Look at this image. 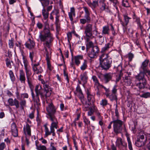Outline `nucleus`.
<instances>
[{
	"label": "nucleus",
	"mask_w": 150,
	"mask_h": 150,
	"mask_svg": "<svg viewBox=\"0 0 150 150\" xmlns=\"http://www.w3.org/2000/svg\"><path fill=\"white\" fill-rule=\"evenodd\" d=\"M39 38L42 42H45L43 43L44 49L46 55V59L47 61V64L48 69L52 70V67L50 62L51 57V49L50 48V43L52 40V37L50 33L49 25L47 22L45 23V28L43 30L40 32Z\"/></svg>",
	"instance_id": "f257e3e1"
},
{
	"label": "nucleus",
	"mask_w": 150,
	"mask_h": 150,
	"mask_svg": "<svg viewBox=\"0 0 150 150\" xmlns=\"http://www.w3.org/2000/svg\"><path fill=\"white\" fill-rule=\"evenodd\" d=\"M41 88V86H40L39 85H37L36 86L35 88V95L38 96L39 95H40L42 100H44L45 99V97L46 98L50 96L52 90L49 85L47 84L44 86V91Z\"/></svg>",
	"instance_id": "f03ea898"
},
{
	"label": "nucleus",
	"mask_w": 150,
	"mask_h": 150,
	"mask_svg": "<svg viewBox=\"0 0 150 150\" xmlns=\"http://www.w3.org/2000/svg\"><path fill=\"white\" fill-rule=\"evenodd\" d=\"M108 54L103 53L99 58L100 67L103 69L107 70L110 67L112 61Z\"/></svg>",
	"instance_id": "7ed1b4c3"
},
{
	"label": "nucleus",
	"mask_w": 150,
	"mask_h": 150,
	"mask_svg": "<svg viewBox=\"0 0 150 150\" xmlns=\"http://www.w3.org/2000/svg\"><path fill=\"white\" fill-rule=\"evenodd\" d=\"M143 73H139L135 76L136 83V86L138 87L140 89H144L147 85V81L145 78V75Z\"/></svg>",
	"instance_id": "20e7f679"
},
{
	"label": "nucleus",
	"mask_w": 150,
	"mask_h": 150,
	"mask_svg": "<svg viewBox=\"0 0 150 150\" xmlns=\"http://www.w3.org/2000/svg\"><path fill=\"white\" fill-rule=\"evenodd\" d=\"M113 130L117 134L121 133L122 130V126L123 122L122 120L116 119L113 120Z\"/></svg>",
	"instance_id": "39448f33"
},
{
	"label": "nucleus",
	"mask_w": 150,
	"mask_h": 150,
	"mask_svg": "<svg viewBox=\"0 0 150 150\" xmlns=\"http://www.w3.org/2000/svg\"><path fill=\"white\" fill-rule=\"evenodd\" d=\"M46 110L48 113L51 121H56V118L55 114L56 113V108L52 104H50L46 107Z\"/></svg>",
	"instance_id": "423d86ee"
},
{
	"label": "nucleus",
	"mask_w": 150,
	"mask_h": 150,
	"mask_svg": "<svg viewBox=\"0 0 150 150\" xmlns=\"http://www.w3.org/2000/svg\"><path fill=\"white\" fill-rule=\"evenodd\" d=\"M149 62V60L146 59L142 62L140 67V69L142 71H140V72L143 73L144 74H146L147 73L148 75L150 76V70H149L147 68Z\"/></svg>",
	"instance_id": "0eeeda50"
},
{
	"label": "nucleus",
	"mask_w": 150,
	"mask_h": 150,
	"mask_svg": "<svg viewBox=\"0 0 150 150\" xmlns=\"http://www.w3.org/2000/svg\"><path fill=\"white\" fill-rule=\"evenodd\" d=\"M52 121V122L50 126V131H49L46 124H45L44 125V127L45 128V135L46 137H47L48 135H50L51 133V132H54V128H56V123L55 122V121Z\"/></svg>",
	"instance_id": "6e6552de"
},
{
	"label": "nucleus",
	"mask_w": 150,
	"mask_h": 150,
	"mask_svg": "<svg viewBox=\"0 0 150 150\" xmlns=\"http://www.w3.org/2000/svg\"><path fill=\"white\" fill-rule=\"evenodd\" d=\"M84 33L86 37H91L93 35V25L88 24L84 28Z\"/></svg>",
	"instance_id": "1a4fd4ad"
},
{
	"label": "nucleus",
	"mask_w": 150,
	"mask_h": 150,
	"mask_svg": "<svg viewBox=\"0 0 150 150\" xmlns=\"http://www.w3.org/2000/svg\"><path fill=\"white\" fill-rule=\"evenodd\" d=\"M99 50L98 47L95 46L92 48L88 53V56L91 58H94L97 57V55L99 52Z\"/></svg>",
	"instance_id": "9d476101"
},
{
	"label": "nucleus",
	"mask_w": 150,
	"mask_h": 150,
	"mask_svg": "<svg viewBox=\"0 0 150 150\" xmlns=\"http://www.w3.org/2000/svg\"><path fill=\"white\" fill-rule=\"evenodd\" d=\"M32 68L34 72V74H39L43 72V69L42 67L40 66L39 63L33 64Z\"/></svg>",
	"instance_id": "9b49d317"
},
{
	"label": "nucleus",
	"mask_w": 150,
	"mask_h": 150,
	"mask_svg": "<svg viewBox=\"0 0 150 150\" xmlns=\"http://www.w3.org/2000/svg\"><path fill=\"white\" fill-rule=\"evenodd\" d=\"M25 71L28 84L31 89H32V88H33V86L31 82L32 78L30 77L32 75V73L30 69L25 70Z\"/></svg>",
	"instance_id": "f8f14e48"
},
{
	"label": "nucleus",
	"mask_w": 150,
	"mask_h": 150,
	"mask_svg": "<svg viewBox=\"0 0 150 150\" xmlns=\"http://www.w3.org/2000/svg\"><path fill=\"white\" fill-rule=\"evenodd\" d=\"M116 145L119 148H120L121 146L125 148H126L127 146V143L124 141H122V139L120 137L117 138Z\"/></svg>",
	"instance_id": "ddd939ff"
},
{
	"label": "nucleus",
	"mask_w": 150,
	"mask_h": 150,
	"mask_svg": "<svg viewBox=\"0 0 150 150\" xmlns=\"http://www.w3.org/2000/svg\"><path fill=\"white\" fill-rule=\"evenodd\" d=\"M112 76L113 74L112 73H107L103 74V80L105 83H107L111 80Z\"/></svg>",
	"instance_id": "4468645a"
},
{
	"label": "nucleus",
	"mask_w": 150,
	"mask_h": 150,
	"mask_svg": "<svg viewBox=\"0 0 150 150\" xmlns=\"http://www.w3.org/2000/svg\"><path fill=\"white\" fill-rule=\"evenodd\" d=\"M26 47L30 50L33 48L35 46V44L33 40L29 38L25 44Z\"/></svg>",
	"instance_id": "2eb2a0df"
},
{
	"label": "nucleus",
	"mask_w": 150,
	"mask_h": 150,
	"mask_svg": "<svg viewBox=\"0 0 150 150\" xmlns=\"http://www.w3.org/2000/svg\"><path fill=\"white\" fill-rule=\"evenodd\" d=\"M11 131L12 135L14 137L18 136V130L17 126L14 122H13L11 125Z\"/></svg>",
	"instance_id": "dca6fc26"
},
{
	"label": "nucleus",
	"mask_w": 150,
	"mask_h": 150,
	"mask_svg": "<svg viewBox=\"0 0 150 150\" xmlns=\"http://www.w3.org/2000/svg\"><path fill=\"white\" fill-rule=\"evenodd\" d=\"M8 102L10 105L11 106L15 105L16 108H19V103L16 99L15 98L13 100V99L10 98L8 100Z\"/></svg>",
	"instance_id": "f3484780"
},
{
	"label": "nucleus",
	"mask_w": 150,
	"mask_h": 150,
	"mask_svg": "<svg viewBox=\"0 0 150 150\" xmlns=\"http://www.w3.org/2000/svg\"><path fill=\"white\" fill-rule=\"evenodd\" d=\"M23 130L25 134H27L29 136L31 135L30 126L28 123H26V125L24 126Z\"/></svg>",
	"instance_id": "a211bd4d"
},
{
	"label": "nucleus",
	"mask_w": 150,
	"mask_h": 150,
	"mask_svg": "<svg viewBox=\"0 0 150 150\" xmlns=\"http://www.w3.org/2000/svg\"><path fill=\"white\" fill-rule=\"evenodd\" d=\"M21 55L23 57V59L25 70L30 69V68L28 65V62L25 56L24 52L23 51H22L21 52Z\"/></svg>",
	"instance_id": "6ab92c4d"
},
{
	"label": "nucleus",
	"mask_w": 150,
	"mask_h": 150,
	"mask_svg": "<svg viewBox=\"0 0 150 150\" xmlns=\"http://www.w3.org/2000/svg\"><path fill=\"white\" fill-rule=\"evenodd\" d=\"M85 18L81 19L80 20V23L83 24H84L86 23H89L91 21V18L90 15H85Z\"/></svg>",
	"instance_id": "aec40b11"
},
{
	"label": "nucleus",
	"mask_w": 150,
	"mask_h": 150,
	"mask_svg": "<svg viewBox=\"0 0 150 150\" xmlns=\"http://www.w3.org/2000/svg\"><path fill=\"white\" fill-rule=\"evenodd\" d=\"M20 76L19 80L21 83L25 84V83L26 78L25 73L22 69L19 70Z\"/></svg>",
	"instance_id": "412c9836"
},
{
	"label": "nucleus",
	"mask_w": 150,
	"mask_h": 150,
	"mask_svg": "<svg viewBox=\"0 0 150 150\" xmlns=\"http://www.w3.org/2000/svg\"><path fill=\"white\" fill-rule=\"evenodd\" d=\"M80 98L84 108L85 109V110H87L88 109H89V106L91 104V103L88 101L87 102L86 100H84V97L83 98H81V97H80Z\"/></svg>",
	"instance_id": "4be33fe9"
},
{
	"label": "nucleus",
	"mask_w": 150,
	"mask_h": 150,
	"mask_svg": "<svg viewBox=\"0 0 150 150\" xmlns=\"http://www.w3.org/2000/svg\"><path fill=\"white\" fill-rule=\"evenodd\" d=\"M87 3L88 6L93 9H94L98 5V1H93L91 2L89 0L87 1Z\"/></svg>",
	"instance_id": "5701e85b"
},
{
	"label": "nucleus",
	"mask_w": 150,
	"mask_h": 150,
	"mask_svg": "<svg viewBox=\"0 0 150 150\" xmlns=\"http://www.w3.org/2000/svg\"><path fill=\"white\" fill-rule=\"evenodd\" d=\"M106 96L110 100L112 101L114 100H116L117 101V97L116 94L112 93L111 94L109 93H106Z\"/></svg>",
	"instance_id": "b1692460"
},
{
	"label": "nucleus",
	"mask_w": 150,
	"mask_h": 150,
	"mask_svg": "<svg viewBox=\"0 0 150 150\" xmlns=\"http://www.w3.org/2000/svg\"><path fill=\"white\" fill-rule=\"evenodd\" d=\"M75 60V63L76 65L78 66L80 64V60L82 59H83V56L81 55H78L75 56L74 57Z\"/></svg>",
	"instance_id": "393cba45"
},
{
	"label": "nucleus",
	"mask_w": 150,
	"mask_h": 150,
	"mask_svg": "<svg viewBox=\"0 0 150 150\" xmlns=\"http://www.w3.org/2000/svg\"><path fill=\"white\" fill-rule=\"evenodd\" d=\"M114 67L117 72L122 73V65L120 64L114 65Z\"/></svg>",
	"instance_id": "a878e982"
},
{
	"label": "nucleus",
	"mask_w": 150,
	"mask_h": 150,
	"mask_svg": "<svg viewBox=\"0 0 150 150\" xmlns=\"http://www.w3.org/2000/svg\"><path fill=\"white\" fill-rule=\"evenodd\" d=\"M109 28L108 26L106 25L103 27L102 31V34L108 35L109 34Z\"/></svg>",
	"instance_id": "bb28decb"
},
{
	"label": "nucleus",
	"mask_w": 150,
	"mask_h": 150,
	"mask_svg": "<svg viewBox=\"0 0 150 150\" xmlns=\"http://www.w3.org/2000/svg\"><path fill=\"white\" fill-rule=\"evenodd\" d=\"M81 79L83 81L84 83H86L87 82V79L88 78L87 75L85 73H84L81 74L80 76Z\"/></svg>",
	"instance_id": "cd10ccee"
},
{
	"label": "nucleus",
	"mask_w": 150,
	"mask_h": 150,
	"mask_svg": "<svg viewBox=\"0 0 150 150\" xmlns=\"http://www.w3.org/2000/svg\"><path fill=\"white\" fill-rule=\"evenodd\" d=\"M133 18L135 20V21L137 22V23L141 29H142V26L140 22V20L139 18L136 16L135 14H134L133 16Z\"/></svg>",
	"instance_id": "c85d7f7f"
},
{
	"label": "nucleus",
	"mask_w": 150,
	"mask_h": 150,
	"mask_svg": "<svg viewBox=\"0 0 150 150\" xmlns=\"http://www.w3.org/2000/svg\"><path fill=\"white\" fill-rule=\"evenodd\" d=\"M105 1H103H103H100V2L102 4V6L100 7V9L103 11L105 9L108 10L109 9V7L108 6H107L104 3V2Z\"/></svg>",
	"instance_id": "c756f323"
},
{
	"label": "nucleus",
	"mask_w": 150,
	"mask_h": 150,
	"mask_svg": "<svg viewBox=\"0 0 150 150\" xmlns=\"http://www.w3.org/2000/svg\"><path fill=\"white\" fill-rule=\"evenodd\" d=\"M87 62L86 60H84L83 63L80 69L82 70H85L87 67Z\"/></svg>",
	"instance_id": "7c9ffc66"
},
{
	"label": "nucleus",
	"mask_w": 150,
	"mask_h": 150,
	"mask_svg": "<svg viewBox=\"0 0 150 150\" xmlns=\"http://www.w3.org/2000/svg\"><path fill=\"white\" fill-rule=\"evenodd\" d=\"M145 135V134L143 131H141L139 134L138 136V138L140 139H141L142 140H144V136Z\"/></svg>",
	"instance_id": "2f4dec72"
},
{
	"label": "nucleus",
	"mask_w": 150,
	"mask_h": 150,
	"mask_svg": "<svg viewBox=\"0 0 150 150\" xmlns=\"http://www.w3.org/2000/svg\"><path fill=\"white\" fill-rule=\"evenodd\" d=\"M145 142L140 141L139 139H137L135 142V144L137 146L139 147L144 146L145 144Z\"/></svg>",
	"instance_id": "473e14b6"
},
{
	"label": "nucleus",
	"mask_w": 150,
	"mask_h": 150,
	"mask_svg": "<svg viewBox=\"0 0 150 150\" xmlns=\"http://www.w3.org/2000/svg\"><path fill=\"white\" fill-rule=\"evenodd\" d=\"M94 47L93 43L92 41L87 42L86 44V50L87 51H88V50L90 48H92Z\"/></svg>",
	"instance_id": "72a5a7b5"
},
{
	"label": "nucleus",
	"mask_w": 150,
	"mask_h": 150,
	"mask_svg": "<svg viewBox=\"0 0 150 150\" xmlns=\"http://www.w3.org/2000/svg\"><path fill=\"white\" fill-rule=\"evenodd\" d=\"M92 78L95 83V85L98 87L100 85V83L97 77L95 76H92Z\"/></svg>",
	"instance_id": "f704fd0d"
},
{
	"label": "nucleus",
	"mask_w": 150,
	"mask_h": 150,
	"mask_svg": "<svg viewBox=\"0 0 150 150\" xmlns=\"http://www.w3.org/2000/svg\"><path fill=\"white\" fill-rule=\"evenodd\" d=\"M86 94L87 95L88 101L90 102V101L92 99V100H93V99L94 98V96L93 95L91 94L88 91H87Z\"/></svg>",
	"instance_id": "c9c22d12"
},
{
	"label": "nucleus",
	"mask_w": 150,
	"mask_h": 150,
	"mask_svg": "<svg viewBox=\"0 0 150 150\" xmlns=\"http://www.w3.org/2000/svg\"><path fill=\"white\" fill-rule=\"evenodd\" d=\"M8 74L11 81L13 82L15 80V77L13 71L12 70H10Z\"/></svg>",
	"instance_id": "e433bc0d"
},
{
	"label": "nucleus",
	"mask_w": 150,
	"mask_h": 150,
	"mask_svg": "<svg viewBox=\"0 0 150 150\" xmlns=\"http://www.w3.org/2000/svg\"><path fill=\"white\" fill-rule=\"evenodd\" d=\"M35 103V105H36L38 106L40 105V100L39 96L35 95L34 98H33Z\"/></svg>",
	"instance_id": "4c0bfd02"
},
{
	"label": "nucleus",
	"mask_w": 150,
	"mask_h": 150,
	"mask_svg": "<svg viewBox=\"0 0 150 150\" xmlns=\"http://www.w3.org/2000/svg\"><path fill=\"white\" fill-rule=\"evenodd\" d=\"M42 14L45 19H46L48 17L49 15L48 11H46L45 8H43L42 10Z\"/></svg>",
	"instance_id": "58836bf2"
},
{
	"label": "nucleus",
	"mask_w": 150,
	"mask_h": 150,
	"mask_svg": "<svg viewBox=\"0 0 150 150\" xmlns=\"http://www.w3.org/2000/svg\"><path fill=\"white\" fill-rule=\"evenodd\" d=\"M110 44L109 43H108L106 44L105 46L102 49L101 52H104L108 50V49L110 48Z\"/></svg>",
	"instance_id": "ea45409f"
},
{
	"label": "nucleus",
	"mask_w": 150,
	"mask_h": 150,
	"mask_svg": "<svg viewBox=\"0 0 150 150\" xmlns=\"http://www.w3.org/2000/svg\"><path fill=\"white\" fill-rule=\"evenodd\" d=\"M55 16L56 19V10L55 9L53 10L51 13L50 17V18L51 19H53L54 17ZM56 23V21L55 23Z\"/></svg>",
	"instance_id": "a19ab883"
},
{
	"label": "nucleus",
	"mask_w": 150,
	"mask_h": 150,
	"mask_svg": "<svg viewBox=\"0 0 150 150\" xmlns=\"http://www.w3.org/2000/svg\"><path fill=\"white\" fill-rule=\"evenodd\" d=\"M127 140L128 143L129 149L130 150H133L132 143L130 138L129 136H127Z\"/></svg>",
	"instance_id": "79ce46f5"
},
{
	"label": "nucleus",
	"mask_w": 150,
	"mask_h": 150,
	"mask_svg": "<svg viewBox=\"0 0 150 150\" xmlns=\"http://www.w3.org/2000/svg\"><path fill=\"white\" fill-rule=\"evenodd\" d=\"M41 3L43 8L47 6L49 4V0H42Z\"/></svg>",
	"instance_id": "37998d69"
},
{
	"label": "nucleus",
	"mask_w": 150,
	"mask_h": 150,
	"mask_svg": "<svg viewBox=\"0 0 150 150\" xmlns=\"http://www.w3.org/2000/svg\"><path fill=\"white\" fill-rule=\"evenodd\" d=\"M140 97L144 98H147L150 97V93L149 92L145 93L141 95Z\"/></svg>",
	"instance_id": "c03bdc74"
},
{
	"label": "nucleus",
	"mask_w": 150,
	"mask_h": 150,
	"mask_svg": "<svg viewBox=\"0 0 150 150\" xmlns=\"http://www.w3.org/2000/svg\"><path fill=\"white\" fill-rule=\"evenodd\" d=\"M76 90L77 92H79L80 94V97H81V98L83 97V94L82 92V91L79 85H78L77 87L76 88Z\"/></svg>",
	"instance_id": "a18cd8bd"
},
{
	"label": "nucleus",
	"mask_w": 150,
	"mask_h": 150,
	"mask_svg": "<svg viewBox=\"0 0 150 150\" xmlns=\"http://www.w3.org/2000/svg\"><path fill=\"white\" fill-rule=\"evenodd\" d=\"M148 136L149 137L148 140V143L146 145L145 150H150V133L148 134Z\"/></svg>",
	"instance_id": "49530a36"
},
{
	"label": "nucleus",
	"mask_w": 150,
	"mask_h": 150,
	"mask_svg": "<svg viewBox=\"0 0 150 150\" xmlns=\"http://www.w3.org/2000/svg\"><path fill=\"white\" fill-rule=\"evenodd\" d=\"M36 149L37 150H47L46 147L44 145L40 144L39 146H37Z\"/></svg>",
	"instance_id": "de8ad7c7"
},
{
	"label": "nucleus",
	"mask_w": 150,
	"mask_h": 150,
	"mask_svg": "<svg viewBox=\"0 0 150 150\" xmlns=\"http://www.w3.org/2000/svg\"><path fill=\"white\" fill-rule=\"evenodd\" d=\"M14 39L13 38H11V40H9L8 45L9 47L11 48H13L14 46L13 43Z\"/></svg>",
	"instance_id": "09e8293b"
},
{
	"label": "nucleus",
	"mask_w": 150,
	"mask_h": 150,
	"mask_svg": "<svg viewBox=\"0 0 150 150\" xmlns=\"http://www.w3.org/2000/svg\"><path fill=\"white\" fill-rule=\"evenodd\" d=\"M122 5L123 6L127 8L129 6V4L127 0H122Z\"/></svg>",
	"instance_id": "8fccbe9b"
},
{
	"label": "nucleus",
	"mask_w": 150,
	"mask_h": 150,
	"mask_svg": "<svg viewBox=\"0 0 150 150\" xmlns=\"http://www.w3.org/2000/svg\"><path fill=\"white\" fill-rule=\"evenodd\" d=\"M100 104L103 106H105L108 104V101L105 99H103L101 101Z\"/></svg>",
	"instance_id": "3c124183"
},
{
	"label": "nucleus",
	"mask_w": 150,
	"mask_h": 150,
	"mask_svg": "<svg viewBox=\"0 0 150 150\" xmlns=\"http://www.w3.org/2000/svg\"><path fill=\"white\" fill-rule=\"evenodd\" d=\"M124 19L125 20V25H127L129 21V19L131 18L128 17L126 15L124 16Z\"/></svg>",
	"instance_id": "603ef678"
},
{
	"label": "nucleus",
	"mask_w": 150,
	"mask_h": 150,
	"mask_svg": "<svg viewBox=\"0 0 150 150\" xmlns=\"http://www.w3.org/2000/svg\"><path fill=\"white\" fill-rule=\"evenodd\" d=\"M20 104L22 109L23 108L24 106H25L26 104V101L25 100H21L20 102Z\"/></svg>",
	"instance_id": "864d4df0"
},
{
	"label": "nucleus",
	"mask_w": 150,
	"mask_h": 150,
	"mask_svg": "<svg viewBox=\"0 0 150 150\" xmlns=\"http://www.w3.org/2000/svg\"><path fill=\"white\" fill-rule=\"evenodd\" d=\"M6 65L7 67L9 68H11V62L8 58H7L6 59Z\"/></svg>",
	"instance_id": "5fc2aeb1"
},
{
	"label": "nucleus",
	"mask_w": 150,
	"mask_h": 150,
	"mask_svg": "<svg viewBox=\"0 0 150 150\" xmlns=\"http://www.w3.org/2000/svg\"><path fill=\"white\" fill-rule=\"evenodd\" d=\"M117 86L116 85H115L114 86L112 90V93L116 94L117 91Z\"/></svg>",
	"instance_id": "6e6d98bb"
},
{
	"label": "nucleus",
	"mask_w": 150,
	"mask_h": 150,
	"mask_svg": "<svg viewBox=\"0 0 150 150\" xmlns=\"http://www.w3.org/2000/svg\"><path fill=\"white\" fill-rule=\"evenodd\" d=\"M84 10L85 11L86 15H90V12L88 8L86 7H83Z\"/></svg>",
	"instance_id": "4d7b16f0"
},
{
	"label": "nucleus",
	"mask_w": 150,
	"mask_h": 150,
	"mask_svg": "<svg viewBox=\"0 0 150 150\" xmlns=\"http://www.w3.org/2000/svg\"><path fill=\"white\" fill-rule=\"evenodd\" d=\"M35 55V54L33 52H30L29 57L31 61H32L33 57Z\"/></svg>",
	"instance_id": "13d9d810"
},
{
	"label": "nucleus",
	"mask_w": 150,
	"mask_h": 150,
	"mask_svg": "<svg viewBox=\"0 0 150 150\" xmlns=\"http://www.w3.org/2000/svg\"><path fill=\"white\" fill-rule=\"evenodd\" d=\"M57 34H59V31L60 30V26L59 25L58 22H59V20L58 18H57Z\"/></svg>",
	"instance_id": "bf43d9fd"
},
{
	"label": "nucleus",
	"mask_w": 150,
	"mask_h": 150,
	"mask_svg": "<svg viewBox=\"0 0 150 150\" xmlns=\"http://www.w3.org/2000/svg\"><path fill=\"white\" fill-rule=\"evenodd\" d=\"M127 33L131 37L132 36V34L133 33V31L132 29H128L127 32Z\"/></svg>",
	"instance_id": "052dcab7"
},
{
	"label": "nucleus",
	"mask_w": 150,
	"mask_h": 150,
	"mask_svg": "<svg viewBox=\"0 0 150 150\" xmlns=\"http://www.w3.org/2000/svg\"><path fill=\"white\" fill-rule=\"evenodd\" d=\"M69 13H71V14H73L74 16H75V9L74 7H72L70 8V12Z\"/></svg>",
	"instance_id": "680f3d73"
},
{
	"label": "nucleus",
	"mask_w": 150,
	"mask_h": 150,
	"mask_svg": "<svg viewBox=\"0 0 150 150\" xmlns=\"http://www.w3.org/2000/svg\"><path fill=\"white\" fill-rule=\"evenodd\" d=\"M67 36L68 41H69L70 40H71L72 38V34L70 32H69L67 33Z\"/></svg>",
	"instance_id": "e2e57ef3"
},
{
	"label": "nucleus",
	"mask_w": 150,
	"mask_h": 150,
	"mask_svg": "<svg viewBox=\"0 0 150 150\" xmlns=\"http://www.w3.org/2000/svg\"><path fill=\"white\" fill-rule=\"evenodd\" d=\"M134 57V55L132 53H130L128 54V58L129 60L131 61Z\"/></svg>",
	"instance_id": "0e129e2a"
},
{
	"label": "nucleus",
	"mask_w": 150,
	"mask_h": 150,
	"mask_svg": "<svg viewBox=\"0 0 150 150\" xmlns=\"http://www.w3.org/2000/svg\"><path fill=\"white\" fill-rule=\"evenodd\" d=\"M122 76V73H120L119 74L118 76L117 77L116 80V82L117 83V82H119V81L121 79V77Z\"/></svg>",
	"instance_id": "69168bd1"
},
{
	"label": "nucleus",
	"mask_w": 150,
	"mask_h": 150,
	"mask_svg": "<svg viewBox=\"0 0 150 150\" xmlns=\"http://www.w3.org/2000/svg\"><path fill=\"white\" fill-rule=\"evenodd\" d=\"M115 116L117 117V119H118L119 118V113L118 110L117 108V105L116 106V108L115 109Z\"/></svg>",
	"instance_id": "338daca9"
},
{
	"label": "nucleus",
	"mask_w": 150,
	"mask_h": 150,
	"mask_svg": "<svg viewBox=\"0 0 150 150\" xmlns=\"http://www.w3.org/2000/svg\"><path fill=\"white\" fill-rule=\"evenodd\" d=\"M51 150H56V148L54 146V143H51L50 144Z\"/></svg>",
	"instance_id": "774afa93"
}]
</instances>
